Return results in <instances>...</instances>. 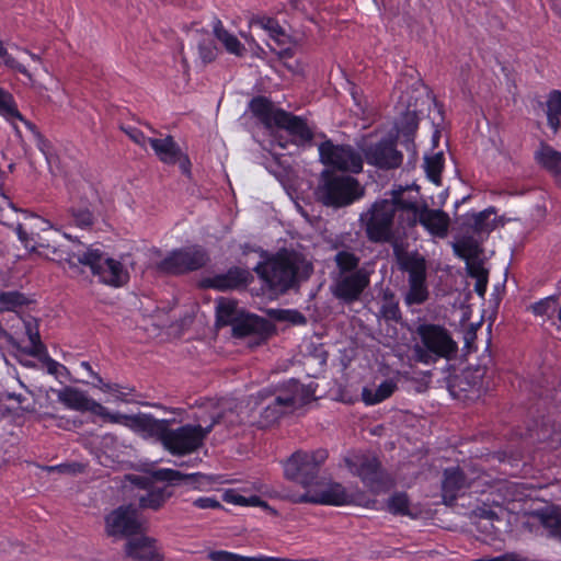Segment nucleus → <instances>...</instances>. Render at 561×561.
Instances as JSON below:
<instances>
[{
  "label": "nucleus",
  "mask_w": 561,
  "mask_h": 561,
  "mask_svg": "<svg viewBox=\"0 0 561 561\" xmlns=\"http://www.w3.org/2000/svg\"><path fill=\"white\" fill-rule=\"evenodd\" d=\"M18 238L26 250L57 263L66 262L69 267H78L79 264L89 266L93 275L100 280L113 287H121L129 279V274L124 265L106 256L99 249L89 248L82 251L78 243L75 249L68 244V236H61L49 228L48 221L37 217H31L26 224L18 225Z\"/></svg>",
  "instance_id": "nucleus-1"
},
{
  "label": "nucleus",
  "mask_w": 561,
  "mask_h": 561,
  "mask_svg": "<svg viewBox=\"0 0 561 561\" xmlns=\"http://www.w3.org/2000/svg\"><path fill=\"white\" fill-rule=\"evenodd\" d=\"M314 396L312 385L290 380L275 391L262 390L251 397L253 410H259L261 427L275 423L283 414L309 403Z\"/></svg>",
  "instance_id": "nucleus-2"
},
{
  "label": "nucleus",
  "mask_w": 561,
  "mask_h": 561,
  "mask_svg": "<svg viewBox=\"0 0 561 561\" xmlns=\"http://www.w3.org/2000/svg\"><path fill=\"white\" fill-rule=\"evenodd\" d=\"M254 271L271 288L285 293L307 280L313 267L304 254L294 250H282L259 263Z\"/></svg>",
  "instance_id": "nucleus-3"
},
{
  "label": "nucleus",
  "mask_w": 561,
  "mask_h": 561,
  "mask_svg": "<svg viewBox=\"0 0 561 561\" xmlns=\"http://www.w3.org/2000/svg\"><path fill=\"white\" fill-rule=\"evenodd\" d=\"M403 190L391 192V198L376 201L359 216V222L366 237L374 243L400 244L396 230V217H407L405 204L409 201L402 198Z\"/></svg>",
  "instance_id": "nucleus-4"
},
{
  "label": "nucleus",
  "mask_w": 561,
  "mask_h": 561,
  "mask_svg": "<svg viewBox=\"0 0 561 561\" xmlns=\"http://www.w3.org/2000/svg\"><path fill=\"white\" fill-rule=\"evenodd\" d=\"M249 107L266 128L278 127L285 129L296 138V142L299 145L311 141L313 134L304 118L282 108H276L266 98L256 96L252 99Z\"/></svg>",
  "instance_id": "nucleus-5"
},
{
  "label": "nucleus",
  "mask_w": 561,
  "mask_h": 561,
  "mask_svg": "<svg viewBox=\"0 0 561 561\" xmlns=\"http://www.w3.org/2000/svg\"><path fill=\"white\" fill-rule=\"evenodd\" d=\"M416 334L421 344L416 343L413 348V358L422 364H434L438 358L450 359L458 351L457 343L451 339L449 332L437 324H420Z\"/></svg>",
  "instance_id": "nucleus-6"
},
{
  "label": "nucleus",
  "mask_w": 561,
  "mask_h": 561,
  "mask_svg": "<svg viewBox=\"0 0 561 561\" xmlns=\"http://www.w3.org/2000/svg\"><path fill=\"white\" fill-rule=\"evenodd\" d=\"M316 194L323 205L339 208L359 199L364 190L353 176L324 170Z\"/></svg>",
  "instance_id": "nucleus-7"
},
{
  "label": "nucleus",
  "mask_w": 561,
  "mask_h": 561,
  "mask_svg": "<svg viewBox=\"0 0 561 561\" xmlns=\"http://www.w3.org/2000/svg\"><path fill=\"white\" fill-rule=\"evenodd\" d=\"M226 412L213 414L211 422L206 427L192 424H186L178 428L168 426L162 446L174 456L192 454L202 447L204 439L216 424L226 421Z\"/></svg>",
  "instance_id": "nucleus-8"
},
{
  "label": "nucleus",
  "mask_w": 561,
  "mask_h": 561,
  "mask_svg": "<svg viewBox=\"0 0 561 561\" xmlns=\"http://www.w3.org/2000/svg\"><path fill=\"white\" fill-rule=\"evenodd\" d=\"M328 451L318 449L313 451H296L286 461L285 477L299 483L307 491L320 479V467L325 462Z\"/></svg>",
  "instance_id": "nucleus-9"
},
{
  "label": "nucleus",
  "mask_w": 561,
  "mask_h": 561,
  "mask_svg": "<svg viewBox=\"0 0 561 561\" xmlns=\"http://www.w3.org/2000/svg\"><path fill=\"white\" fill-rule=\"evenodd\" d=\"M346 467L352 474L360 478L362 482L374 493H380L390 488V479L381 469L380 461L373 455L360 454L346 457Z\"/></svg>",
  "instance_id": "nucleus-10"
},
{
  "label": "nucleus",
  "mask_w": 561,
  "mask_h": 561,
  "mask_svg": "<svg viewBox=\"0 0 561 561\" xmlns=\"http://www.w3.org/2000/svg\"><path fill=\"white\" fill-rule=\"evenodd\" d=\"M105 534L114 538H127L140 534L144 523L139 518L138 508L134 504L121 505L111 511L104 518Z\"/></svg>",
  "instance_id": "nucleus-11"
},
{
  "label": "nucleus",
  "mask_w": 561,
  "mask_h": 561,
  "mask_svg": "<svg viewBox=\"0 0 561 561\" xmlns=\"http://www.w3.org/2000/svg\"><path fill=\"white\" fill-rule=\"evenodd\" d=\"M320 161L341 171L359 173L363 170L360 152L350 145H335L325 140L319 145Z\"/></svg>",
  "instance_id": "nucleus-12"
},
{
  "label": "nucleus",
  "mask_w": 561,
  "mask_h": 561,
  "mask_svg": "<svg viewBox=\"0 0 561 561\" xmlns=\"http://www.w3.org/2000/svg\"><path fill=\"white\" fill-rule=\"evenodd\" d=\"M208 260V254L202 247L192 245L170 253L158 264V268L169 274H183L202 268Z\"/></svg>",
  "instance_id": "nucleus-13"
},
{
  "label": "nucleus",
  "mask_w": 561,
  "mask_h": 561,
  "mask_svg": "<svg viewBox=\"0 0 561 561\" xmlns=\"http://www.w3.org/2000/svg\"><path fill=\"white\" fill-rule=\"evenodd\" d=\"M294 503H312L321 505H344L351 502L345 488L332 481L320 478L308 491L301 495L293 496Z\"/></svg>",
  "instance_id": "nucleus-14"
},
{
  "label": "nucleus",
  "mask_w": 561,
  "mask_h": 561,
  "mask_svg": "<svg viewBox=\"0 0 561 561\" xmlns=\"http://www.w3.org/2000/svg\"><path fill=\"white\" fill-rule=\"evenodd\" d=\"M404 206L409 226H414L419 221L431 234L438 238L447 236L450 219L445 211L431 209L426 205L417 207L413 202H409Z\"/></svg>",
  "instance_id": "nucleus-15"
},
{
  "label": "nucleus",
  "mask_w": 561,
  "mask_h": 561,
  "mask_svg": "<svg viewBox=\"0 0 561 561\" xmlns=\"http://www.w3.org/2000/svg\"><path fill=\"white\" fill-rule=\"evenodd\" d=\"M114 420L110 423H121L129 427L136 433L151 437L163 443L168 426H171V420H158L150 414L139 413L135 415H126L121 413H112Z\"/></svg>",
  "instance_id": "nucleus-16"
},
{
  "label": "nucleus",
  "mask_w": 561,
  "mask_h": 561,
  "mask_svg": "<svg viewBox=\"0 0 561 561\" xmlns=\"http://www.w3.org/2000/svg\"><path fill=\"white\" fill-rule=\"evenodd\" d=\"M371 273L373 271L365 264L353 273L337 275L333 290L334 296L345 302L358 300L370 284Z\"/></svg>",
  "instance_id": "nucleus-17"
},
{
  "label": "nucleus",
  "mask_w": 561,
  "mask_h": 561,
  "mask_svg": "<svg viewBox=\"0 0 561 561\" xmlns=\"http://www.w3.org/2000/svg\"><path fill=\"white\" fill-rule=\"evenodd\" d=\"M57 399L68 409L80 412H91L106 422L115 419L105 407L88 397L84 391L78 388L70 386L64 387L57 391Z\"/></svg>",
  "instance_id": "nucleus-18"
},
{
  "label": "nucleus",
  "mask_w": 561,
  "mask_h": 561,
  "mask_svg": "<svg viewBox=\"0 0 561 561\" xmlns=\"http://www.w3.org/2000/svg\"><path fill=\"white\" fill-rule=\"evenodd\" d=\"M367 163L379 169L390 170L399 168L403 156L396 149L392 140L383 139L363 149Z\"/></svg>",
  "instance_id": "nucleus-19"
},
{
  "label": "nucleus",
  "mask_w": 561,
  "mask_h": 561,
  "mask_svg": "<svg viewBox=\"0 0 561 561\" xmlns=\"http://www.w3.org/2000/svg\"><path fill=\"white\" fill-rule=\"evenodd\" d=\"M272 323L259 316L244 312L232 329V335L236 337H251V345H260L272 333Z\"/></svg>",
  "instance_id": "nucleus-20"
},
{
  "label": "nucleus",
  "mask_w": 561,
  "mask_h": 561,
  "mask_svg": "<svg viewBox=\"0 0 561 561\" xmlns=\"http://www.w3.org/2000/svg\"><path fill=\"white\" fill-rule=\"evenodd\" d=\"M148 144L153 149L159 160L165 164L179 163L181 171L188 175L191 172V161L188 157L182 152L180 146L172 136L164 138H148Z\"/></svg>",
  "instance_id": "nucleus-21"
},
{
  "label": "nucleus",
  "mask_w": 561,
  "mask_h": 561,
  "mask_svg": "<svg viewBox=\"0 0 561 561\" xmlns=\"http://www.w3.org/2000/svg\"><path fill=\"white\" fill-rule=\"evenodd\" d=\"M130 480L141 489V492L136 495L138 507L140 510L158 511L171 496V492L168 488L151 485L149 479L145 477H133Z\"/></svg>",
  "instance_id": "nucleus-22"
},
{
  "label": "nucleus",
  "mask_w": 561,
  "mask_h": 561,
  "mask_svg": "<svg viewBox=\"0 0 561 561\" xmlns=\"http://www.w3.org/2000/svg\"><path fill=\"white\" fill-rule=\"evenodd\" d=\"M393 254L399 268L408 273V279H426L427 264L426 260L419 252H407L402 243L393 244Z\"/></svg>",
  "instance_id": "nucleus-23"
},
{
  "label": "nucleus",
  "mask_w": 561,
  "mask_h": 561,
  "mask_svg": "<svg viewBox=\"0 0 561 561\" xmlns=\"http://www.w3.org/2000/svg\"><path fill=\"white\" fill-rule=\"evenodd\" d=\"M125 554L135 561H163L157 540L148 536L129 538L125 545Z\"/></svg>",
  "instance_id": "nucleus-24"
},
{
  "label": "nucleus",
  "mask_w": 561,
  "mask_h": 561,
  "mask_svg": "<svg viewBox=\"0 0 561 561\" xmlns=\"http://www.w3.org/2000/svg\"><path fill=\"white\" fill-rule=\"evenodd\" d=\"M251 278V273L248 270L231 267L226 273L207 278L205 283L208 287L224 291L244 287Z\"/></svg>",
  "instance_id": "nucleus-25"
},
{
  "label": "nucleus",
  "mask_w": 561,
  "mask_h": 561,
  "mask_svg": "<svg viewBox=\"0 0 561 561\" xmlns=\"http://www.w3.org/2000/svg\"><path fill=\"white\" fill-rule=\"evenodd\" d=\"M469 488V483L459 467H451L444 470L442 492L444 502L453 505L461 491Z\"/></svg>",
  "instance_id": "nucleus-26"
},
{
  "label": "nucleus",
  "mask_w": 561,
  "mask_h": 561,
  "mask_svg": "<svg viewBox=\"0 0 561 561\" xmlns=\"http://www.w3.org/2000/svg\"><path fill=\"white\" fill-rule=\"evenodd\" d=\"M535 160L545 170L551 173L561 183V152L551 146L541 142L535 152Z\"/></svg>",
  "instance_id": "nucleus-27"
},
{
  "label": "nucleus",
  "mask_w": 561,
  "mask_h": 561,
  "mask_svg": "<svg viewBox=\"0 0 561 561\" xmlns=\"http://www.w3.org/2000/svg\"><path fill=\"white\" fill-rule=\"evenodd\" d=\"M153 477L160 481H168L172 484H178L180 481H184L187 484H192L196 488L209 484L211 478L203 473H188L183 474L182 472L174 469H159L153 472Z\"/></svg>",
  "instance_id": "nucleus-28"
},
{
  "label": "nucleus",
  "mask_w": 561,
  "mask_h": 561,
  "mask_svg": "<svg viewBox=\"0 0 561 561\" xmlns=\"http://www.w3.org/2000/svg\"><path fill=\"white\" fill-rule=\"evenodd\" d=\"M243 313L244 311L238 308L236 301L221 298L216 307L217 324L221 327L231 325L233 329L234 324Z\"/></svg>",
  "instance_id": "nucleus-29"
},
{
  "label": "nucleus",
  "mask_w": 561,
  "mask_h": 561,
  "mask_svg": "<svg viewBox=\"0 0 561 561\" xmlns=\"http://www.w3.org/2000/svg\"><path fill=\"white\" fill-rule=\"evenodd\" d=\"M397 389V383L392 379L382 381L376 389L364 388L362 391L363 401L368 405H374L388 399Z\"/></svg>",
  "instance_id": "nucleus-30"
},
{
  "label": "nucleus",
  "mask_w": 561,
  "mask_h": 561,
  "mask_svg": "<svg viewBox=\"0 0 561 561\" xmlns=\"http://www.w3.org/2000/svg\"><path fill=\"white\" fill-rule=\"evenodd\" d=\"M428 297L430 290L426 279H408V289L404 294L405 305H422Z\"/></svg>",
  "instance_id": "nucleus-31"
},
{
  "label": "nucleus",
  "mask_w": 561,
  "mask_h": 561,
  "mask_svg": "<svg viewBox=\"0 0 561 561\" xmlns=\"http://www.w3.org/2000/svg\"><path fill=\"white\" fill-rule=\"evenodd\" d=\"M214 34L226 47L227 51L236 56H243L247 51L245 47L232 34L228 33L222 26L221 21L216 20L214 23Z\"/></svg>",
  "instance_id": "nucleus-32"
},
{
  "label": "nucleus",
  "mask_w": 561,
  "mask_h": 561,
  "mask_svg": "<svg viewBox=\"0 0 561 561\" xmlns=\"http://www.w3.org/2000/svg\"><path fill=\"white\" fill-rule=\"evenodd\" d=\"M379 313L387 321L399 322L402 319L399 301L396 295L389 289L382 293Z\"/></svg>",
  "instance_id": "nucleus-33"
},
{
  "label": "nucleus",
  "mask_w": 561,
  "mask_h": 561,
  "mask_svg": "<svg viewBox=\"0 0 561 561\" xmlns=\"http://www.w3.org/2000/svg\"><path fill=\"white\" fill-rule=\"evenodd\" d=\"M541 525L554 537L561 538V507H552L537 513Z\"/></svg>",
  "instance_id": "nucleus-34"
},
{
  "label": "nucleus",
  "mask_w": 561,
  "mask_h": 561,
  "mask_svg": "<svg viewBox=\"0 0 561 561\" xmlns=\"http://www.w3.org/2000/svg\"><path fill=\"white\" fill-rule=\"evenodd\" d=\"M359 256L347 250L337 251L334 255L337 275L353 273L356 270H360L362 266H359Z\"/></svg>",
  "instance_id": "nucleus-35"
},
{
  "label": "nucleus",
  "mask_w": 561,
  "mask_h": 561,
  "mask_svg": "<svg viewBox=\"0 0 561 561\" xmlns=\"http://www.w3.org/2000/svg\"><path fill=\"white\" fill-rule=\"evenodd\" d=\"M417 126H419V118H417L416 112L408 110L403 114V116L398 125V133H399V135L404 137V141L407 144L411 142L413 145V136H414L415 130L417 129Z\"/></svg>",
  "instance_id": "nucleus-36"
},
{
  "label": "nucleus",
  "mask_w": 561,
  "mask_h": 561,
  "mask_svg": "<svg viewBox=\"0 0 561 561\" xmlns=\"http://www.w3.org/2000/svg\"><path fill=\"white\" fill-rule=\"evenodd\" d=\"M386 508L393 515L410 516V500L408 494L404 492H396L387 500Z\"/></svg>",
  "instance_id": "nucleus-37"
},
{
  "label": "nucleus",
  "mask_w": 561,
  "mask_h": 561,
  "mask_svg": "<svg viewBox=\"0 0 561 561\" xmlns=\"http://www.w3.org/2000/svg\"><path fill=\"white\" fill-rule=\"evenodd\" d=\"M444 165L443 152L434 153L433 156H426L424 158V169L427 178L435 184H440V173Z\"/></svg>",
  "instance_id": "nucleus-38"
},
{
  "label": "nucleus",
  "mask_w": 561,
  "mask_h": 561,
  "mask_svg": "<svg viewBox=\"0 0 561 561\" xmlns=\"http://www.w3.org/2000/svg\"><path fill=\"white\" fill-rule=\"evenodd\" d=\"M93 386L103 392L113 394L116 400L122 402H127L126 397L135 391V389L130 387H123L118 383L104 382L101 377H98V383H93Z\"/></svg>",
  "instance_id": "nucleus-39"
},
{
  "label": "nucleus",
  "mask_w": 561,
  "mask_h": 561,
  "mask_svg": "<svg viewBox=\"0 0 561 561\" xmlns=\"http://www.w3.org/2000/svg\"><path fill=\"white\" fill-rule=\"evenodd\" d=\"M558 297L549 296L533 304L529 309L536 316H547L549 319H551L558 309Z\"/></svg>",
  "instance_id": "nucleus-40"
},
{
  "label": "nucleus",
  "mask_w": 561,
  "mask_h": 561,
  "mask_svg": "<svg viewBox=\"0 0 561 561\" xmlns=\"http://www.w3.org/2000/svg\"><path fill=\"white\" fill-rule=\"evenodd\" d=\"M0 114L9 119H22V115L16 108L13 96L2 88H0Z\"/></svg>",
  "instance_id": "nucleus-41"
},
{
  "label": "nucleus",
  "mask_w": 561,
  "mask_h": 561,
  "mask_svg": "<svg viewBox=\"0 0 561 561\" xmlns=\"http://www.w3.org/2000/svg\"><path fill=\"white\" fill-rule=\"evenodd\" d=\"M252 24L259 25L263 30L267 31L271 37L277 42H282L280 37L285 36L283 27L273 18H256L252 21Z\"/></svg>",
  "instance_id": "nucleus-42"
},
{
  "label": "nucleus",
  "mask_w": 561,
  "mask_h": 561,
  "mask_svg": "<svg viewBox=\"0 0 561 561\" xmlns=\"http://www.w3.org/2000/svg\"><path fill=\"white\" fill-rule=\"evenodd\" d=\"M25 304V298L19 291H4L0 294V312L11 311Z\"/></svg>",
  "instance_id": "nucleus-43"
},
{
  "label": "nucleus",
  "mask_w": 561,
  "mask_h": 561,
  "mask_svg": "<svg viewBox=\"0 0 561 561\" xmlns=\"http://www.w3.org/2000/svg\"><path fill=\"white\" fill-rule=\"evenodd\" d=\"M456 254L462 259H471L478 253V244L471 238H463L454 244Z\"/></svg>",
  "instance_id": "nucleus-44"
},
{
  "label": "nucleus",
  "mask_w": 561,
  "mask_h": 561,
  "mask_svg": "<svg viewBox=\"0 0 561 561\" xmlns=\"http://www.w3.org/2000/svg\"><path fill=\"white\" fill-rule=\"evenodd\" d=\"M198 53L203 64H208L215 60L217 56V48L209 36L203 38L198 43Z\"/></svg>",
  "instance_id": "nucleus-45"
},
{
  "label": "nucleus",
  "mask_w": 561,
  "mask_h": 561,
  "mask_svg": "<svg viewBox=\"0 0 561 561\" xmlns=\"http://www.w3.org/2000/svg\"><path fill=\"white\" fill-rule=\"evenodd\" d=\"M469 381L468 377L465 374L455 375L448 380V390L450 394L455 398L460 397V392H465L468 390Z\"/></svg>",
  "instance_id": "nucleus-46"
},
{
  "label": "nucleus",
  "mask_w": 561,
  "mask_h": 561,
  "mask_svg": "<svg viewBox=\"0 0 561 561\" xmlns=\"http://www.w3.org/2000/svg\"><path fill=\"white\" fill-rule=\"evenodd\" d=\"M0 57L3 58L4 60V64L12 68V69H15L18 70L19 72L25 75L27 78L31 79V75L30 72L27 71V69L22 65L20 64L19 61H16L13 57H11L7 49L4 48L2 42L0 41Z\"/></svg>",
  "instance_id": "nucleus-47"
},
{
  "label": "nucleus",
  "mask_w": 561,
  "mask_h": 561,
  "mask_svg": "<svg viewBox=\"0 0 561 561\" xmlns=\"http://www.w3.org/2000/svg\"><path fill=\"white\" fill-rule=\"evenodd\" d=\"M25 330L35 353L39 352L43 348V344L41 343L39 333L32 321L25 322Z\"/></svg>",
  "instance_id": "nucleus-48"
},
{
  "label": "nucleus",
  "mask_w": 561,
  "mask_h": 561,
  "mask_svg": "<svg viewBox=\"0 0 561 561\" xmlns=\"http://www.w3.org/2000/svg\"><path fill=\"white\" fill-rule=\"evenodd\" d=\"M72 216L80 227H89L93 222V215L88 209L73 210Z\"/></svg>",
  "instance_id": "nucleus-49"
},
{
  "label": "nucleus",
  "mask_w": 561,
  "mask_h": 561,
  "mask_svg": "<svg viewBox=\"0 0 561 561\" xmlns=\"http://www.w3.org/2000/svg\"><path fill=\"white\" fill-rule=\"evenodd\" d=\"M124 133L137 145L144 147L148 142V138L144 133L135 127H122Z\"/></svg>",
  "instance_id": "nucleus-50"
},
{
  "label": "nucleus",
  "mask_w": 561,
  "mask_h": 561,
  "mask_svg": "<svg viewBox=\"0 0 561 561\" xmlns=\"http://www.w3.org/2000/svg\"><path fill=\"white\" fill-rule=\"evenodd\" d=\"M34 138L36 140V145H37L38 149L44 153L47 162L50 164L51 159H53V154L50 151V148H51L50 142L47 139H45L42 134H36V137H34Z\"/></svg>",
  "instance_id": "nucleus-51"
},
{
  "label": "nucleus",
  "mask_w": 561,
  "mask_h": 561,
  "mask_svg": "<svg viewBox=\"0 0 561 561\" xmlns=\"http://www.w3.org/2000/svg\"><path fill=\"white\" fill-rule=\"evenodd\" d=\"M224 501L237 505L248 506V496H243L233 490H228L225 492Z\"/></svg>",
  "instance_id": "nucleus-52"
},
{
  "label": "nucleus",
  "mask_w": 561,
  "mask_h": 561,
  "mask_svg": "<svg viewBox=\"0 0 561 561\" xmlns=\"http://www.w3.org/2000/svg\"><path fill=\"white\" fill-rule=\"evenodd\" d=\"M193 504L196 507L202 508V510H207V508L216 510V508L221 507V504L219 503V501H217L214 497H198L193 502Z\"/></svg>",
  "instance_id": "nucleus-53"
},
{
  "label": "nucleus",
  "mask_w": 561,
  "mask_h": 561,
  "mask_svg": "<svg viewBox=\"0 0 561 561\" xmlns=\"http://www.w3.org/2000/svg\"><path fill=\"white\" fill-rule=\"evenodd\" d=\"M473 515L480 519L493 522L494 519H497V515L494 511L488 507H478L473 511Z\"/></svg>",
  "instance_id": "nucleus-54"
},
{
  "label": "nucleus",
  "mask_w": 561,
  "mask_h": 561,
  "mask_svg": "<svg viewBox=\"0 0 561 561\" xmlns=\"http://www.w3.org/2000/svg\"><path fill=\"white\" fill-rule=\"evenodd\" d=\"M490 213L484 210L472 216V226L476 230L482 231L485 229L484 221L490 217Z\"/></svg>",
  "instance_id": "nucleus-55"
},
{
  "label": "nucleus",
  "mask_w": 561,
  "mask_h": 561,
  "mask_svg": "<svg viewBox=\"0 0 561 561\" xmlns=\"http://www.w3.org/2000/svg\"><path fill=\"white\" fill-rule=\"evenodd\" d=\"M469 275L476 279H479L481 278L482 276H486L488 277V271L484 270L481 265L479 264H472L469 266Z\"/></svg>",
  "instance_id": "nucleus-56"
},
{
  "label": "nucleus",
  "mask_w": 561,
  "mask_h": 561,
  "mask_svg": "<svg viewBox=\"0 0 561 561\" xmlns=\"http://www.w3.org/2000/svg\"><path fill=\"white\" fill-rule=\"evenodd\" d=\"M486 286H488V277L482 276L481 278L476 279L474 290L480 297H483L486 291Z\"/></svg>",
  "instance_id": "nucleus-57"
},
{
  "label": "nucleus",
  "mask_w": 561,
  "mask_h": 561,
  "mask_svg": "<svg viewBox=\"0 0 561 561\" xmlns=\"http://www.w3.org/2000/svg\"><path fill=\"white\" fill-rule=\"evenodd\" d=\"M47 365V371L51 375H57L58 370L61 368L64 370H67V368L62 365H60L58 362L48 358L46 362Z\"/></svg>",
  "instance_id": "nucleus-58"
},
{
  "label": "nucleus",
  "mask_w": 561,
  "mask_h": 561,
  "mask_svg": "<svg viewBox=\"0 0 561 561\" xmlns=\"http://www.w3.org/2000/svg\"><path fill=\"white\" fill-rule=\"evenodd\" d=\"M248 506H261L265 510H272L266 502L262 501L256 495L248 496Z\"/></svg>",
  "instance_id": "nucleus-59"
},
{
  "label": "nucleus",
  "mask_w": 561,
  "mask_h": 561,
  "mask_svg": "<svg viewBox=\"0 0 561 561\" xmlns=\"http://www.w3.org/2000/svg\"><path fill=\"white\" fill-rule=\"evenodd\" d=\"M80 367L88 371V374L94 379L93 383H98L99 374H96L88 362H81Z\"/></svg>",
  "instance_id": "nucleus-60"
},
{
  "label": "nucleus",
  "mask_w": 561,
  "mask_h": 561,
  "mask_svg": "<svg viewBox=\"0 0 561 561\" xmlns=\"http://www.w3.org/2000/svg\"><path fill=\"white\" fill-rule=\"evenodd\" d=\"M20 121L23 122L24 125L32 131L34 137H36V134H41L39 130L37 129V127L30 121H26L23 116H22V119H20Z\"/></svg>",
  "instance_id": "nucleus-61"
},
{
  "label": "nucleus",
  "mask_w": 561,
  "mask_h": 561,
  "mask_svg": "<svg viewBox=\"0 0 561 561\" xmlns=\"http://www.w3.org/2000/svg\"><path fill=\"white\" fill-rule=\"evenodd\" d=\"M291 321L295 323H305L306 319L301 313L295 311V312H293Z\"/></svg>",
  "instance_id": "nucleus-62"
},
{
  "label": "nucleus",
  "mask_w": 561,
  "mask_h": 561,
  "mask_svg": "<svg viewBox=\"0 0 561 561\" xmlns=\"http://www.w3.org/2000/svg\"><path fill=\"white\" fill-rule=\"evenodd\" d=\"M49 470H58L60 472H69V471H71V466L61 465L58 467H49Z\"/></svg>",
  "instance_id": "nucleus-63"
},
{
  "label": "nucleus",
  "mask_w": 561,
  "mask_h": 561,
  "mask_svg": "<svg viewBox=\"0 0 561 561\" xmlns=\"http://www.w3.org/2000/svg\"><path fill=\"white\" fill-rule=\"evenodd\" d=\"M300 0H290L289 4L294 10H300Z\"/></svg>",
  "instance_id": "nucleus-64"
}]
</instances>
